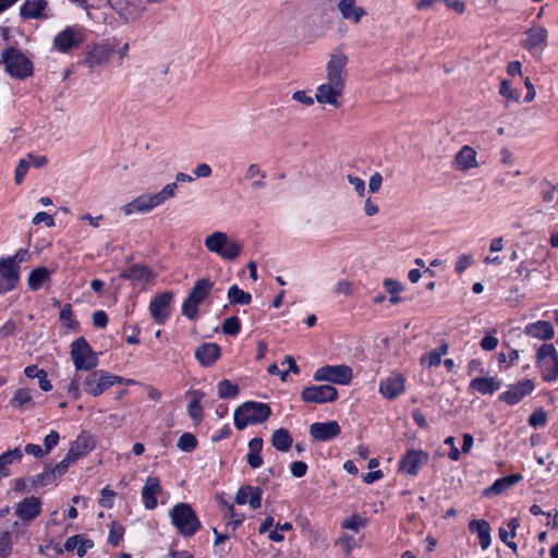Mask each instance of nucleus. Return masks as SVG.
I'll list each match as a JSON object with an SVG mask.
<instances>
[{
    "instance_id": "nucleus-1",
    "label": "nucleus",
    "mask_w": 558,
    "mask_h": 558,
    "mask_svg": "<svg viewBox=\"0 0 558 558\" xmlns=\"http://www.w3.org/2000/svg\"><path fill=\"white\" fill-rule=\"evenodd\" d=\"M177 190V183H168L160 192L156 194H142L137 196L132 202L125 204L121 210L125 216L132 215L134 213L150 211L154 208L162 205L168 199L173 198L175 196Z\"/></svg>"
},
{
    "instance_id": "nucleus-2",
    "label": "nucleus",
    "mask_w": 558,
    "mask_h": 558,
    "mask_svg": "<svg viewBox=\"0 0 558 558\" xmlns=\"http://www.w3.org/2000/svg\"><path fill=\"white\" fill-rule=\"evenodd\" d=\"M270 415L271 409L267 403L246 401L234 411V426L236 429L242 430L247 425H256L266 422Z\"/></svg>"
},
{
    "instance_id": "nucleus-3",
    "label": "nucleus",
    "mask_w": 558,
    "mask_h": 558,
    "mask_svg": "<svg viewBox=\"0 0 558 558\" xmlns=\"http://www.w3.org/2000/svg\"><path fill=\"white\" fill-rule=\"evenodd\" d=\"M170 519L178 533L184 537L193 536L202 526L196 512L185 502L172 507Z\"/></svg>"
},
{
    "instance_id": "nucleus-4",
    "label": "nucleus",
    "mask_w": 558,
    "mask_h": 558,
    "mask_svg": "<svg viewBox=\"0 0 558 558\" xmlns=\"http://www.w3.org/2000/svg\"><path fill=\"white\" fill-rule=\"evenodd\" d=\"M204 244L209 252L226 260L236 259L243 251L241 243L230 240L228 234L221 231H215L206 236Z\"/></svg>"
},
{
    "instance_id": "nucleus-5",
    "label": "nucleus",
    "mask_w": 558,
    "mask_h": 558,
    "mask_svg": "<svg viewBox=\"0 0 558 558\" xmlns=\"http://www.w3.org/2000/svg\"><path fill=\"white\" fill-rule=\"evenodd\" d=\"M0 64H4L7 72L15 78L23 80L33 74L31 60L14 47H8L2 51Z\"/></svg>"
},
{
    "instance_id": "nucleus-6",
    "label": "nucleus",
    "mask_w": 558,
    "mask_h": 558,
    "mask_svg": "<svg viewBox=\"0 0 558 558\" xmlns=\"http://www.w3.org/2000/svg\"><path fill=\"white\" fill-rule=\"evenodd\" d=\"M214 283L208 278H203L194 283L187 298L182 304V314L193 320L197 317L198 306L209 295Z\"/></svg>"
},
{
    "instance_id": "nucleus-7",
    "label": "nucleus",
    "mask_w": 558,
    "mask_h": 558,
    "mask_svg": "<svg viewBox=\"0 0 558 558\" xmlns=\"http://www.w3.org/2000/svg\"><path fill=\"white\" fill-rule=\"evenodd\" d=\"M71 359L76 371H92L98 364L96 353L84 337H80L71 344Z\"/></svg>"
},
{
    "instance_id": "nucleus-8",
    "label": "nucleus",
    "mask_w": 558,
    "mask_h": 558,
    "mask_svg": "<svg viewBox=\"0 0 558 558\" xmlns=\"http://www.w3.org/2000/svg\"><path fill=\"white\" fill-rule=\"evenodd\" d=\"M536 365L545 381L558 378V352L550 343L542 344L536 353Z\"/></svg>"
},
{
    "instance_id": "nucleus-9",
    "label": "nucleus",
    "mask_w": 558,
    "mask_h": 558,
    "mask_svg": "<svg viewBox=\"0 0 558 558\" xmlns=\"http://www.w3.org/2000/svg\"><path fill=\"white\" fill-rule=\"evenodd\" d=\"M123 381V377L109 374L105 371H95L85 377L83 381V388L86 393L97 397L104 393L114 384H120Z\"/></svg>"
},
{
    "instance_id": "nucleus-10",
    "label": "nucleus",
    "mask_w": 558,
    "mask_h": 558,
    "mask_svg": "<svg viewBox=\"0 0 558 558\" xmlns=\"http://www.w3.org/2000/svg\"><path fill=\"white\" fill-rule=\"evenodd\" d=\"M316 381H328L338 385H348L352 380L351 367L341 365H326L314 373Z\"/></svg>"
},
{
    "instance_id": "nucleus-11",
    "label": "nucleus",
    "mask_w": 558,
    "mask_h": 558,
    "mask_svg": "<svg viewBox=\"0 0 558 558\" xmlns=\"http://www.w3.org/2000/svg\"><path fill=\"white\" fill-rule=\"evenodd\" d=\"M173 302V293L165 291L154 296L149 303V312L155 323L163 325L171 313V304Z\"/></svg>"
},
{
    "instance_id": "nucleus-12",
    "label": "nucleus",
    "mask_w": 558,
    "mask_h": 558,
    "mask_svg": "<svg viewBox=\"0 0 558 558\" xmlns=\"http://www.w3.org/2000/svg\"><path fill=\"white\" fill-rule=\"evenodd\" d=\"M337 398L338 390L331 385L310 386L301 393V399L307 403L333 402Z\"/></svg>"
},
{
    "instance_id": "nucleus-13",
    "label": "nucleus",
    "mask_w": 558,
    "mask_h": 558,
    "mask_svg": "<svg viewBox=\"0 0 558 558\" xmlns=\"http://www.w3.org/2000/svg\"><path fill=\"white\" fill-rule=\"evenodd\" d=\"M41 500L31 496L15 505V515L23 525H29L41 513Z\"/></svg>"
},
{
    "instance_id": "nucleus-14",
    "label": "nucleus",
    "mask_w": 558,
    "mask_h": 558,
    "mask_svg": "<svg viewBox=\"0 0 558 558\" xmlns=\"http://www.w3.org/2000/svg\"><path fill=\"white\" fill-rule=\"evenodd\" d=\"M113 53V47L110 45H95L92 49L85 52V57L82 60V64L87 66L90 71L96 68L107 65Z\"/></svg>"
},
{
    "instance_id": "nucleus-15",
    "label": "nucleus",
    "mask_w": 558,
    "mask_h": 558,
    "mask_svg": "<svg viewBox=\"0 0 558 558\" xmlns=\"http://www.w3.org/2000/svg\"><path fill=\"white\" fill-rule=\"evenodd\" d=\"M20 280V267L4 257L0 258V294L9 292L17 286Z\"/></svg>"
},
{
    "instance_id": "nucleus-16",
    "label": "nucleus",
    "mask_w": 558,
    "mask_h": 558,
    "mask_svg": "<svg viewBox=\"0 0 558 558\" xmlns=\"http://www.w3.org/2000/svg\"><path fill=\"white\" fill-rule=\"evenodd\" d=\"M109 5L125 21L135 20L145 9V0H107Z\"/></svg>"
},
{
    "instance_id": "nucleus-17",
    "label": "nucleus",
    "mask_w": 558,
    "mask_h": 558,
    "mask_svg": "<svg viewBox=\"0 0 558 558\" xmlns=\"http://www.w3.org/2000/svg\"><path fill=\"white\" fill-rule=\"evenodd\" d=\"M534 388V383L531 379H523L514 385H510L508 390L499 396V399L509 405H514L525 396L532 393Z\"/></svg>"
},
{
    "instance_id": "nucleus-18",
    "label": "nucleus",
    "mask_w": 558,
    "mask_h": 558,
    "mask_svg": "<svg viewBox=\"0 0 558 558\" xmlns=\"http://www.w3.org/2000/svg\"><path fill=\"white\" fill-rule=\"evenodd\" d=\"M428 458V453L423 450L410 449L400 460L399 469L407 474L416 475L420 465L427 463Z\"/></svg>"
},
{
    "instance_id": "nucleus-19",
    "label": "nucleus",
    "mask_w": 558,
    "mask_h": 558,
    "mask_svg": "<svg viewBox=\"0 0 558 558\" xmlns=\"http://www.w3.org/2000/svg\"><path fill=\"white\" fill-rule=\"evenodd\" d=\"M343 88V86L330 82L322 84L317 87L315 99L319 104H328L335 108H339V98L342 96Z\"/></svg>"
},
{
    "instance_id": "nucleus-20",
    "label": "nucleus",
    "mask_w": 558,
    "mask_h": 558,
    "mask_svg": "<svg viewBox=\"0 0 558 558\" xmlns=\"http://www.w3.org/2000/svg\"><path fill=\"white\" fill-rule=\"evenodd\" d=\"M120 278L129 280L133 283H146L153 281L156 278V274L147 265L133 264L130 267L122 270V272L120 274Z\"/></svg>"
},
{
    "instance_id": "nucleus-21",
    "label": "nucleus",
    "mask_w": 558,
    "mask_h": 558,
    "mask_svg": "<svg viewBox=\"0 0 558 558\" xmlns=\"http://www.w3.org/2000/svg\"><path fill=\"white\" fill-rule=\"evenodd\" d=\"M348 58L343 53H335L330 56L327 64V78L328 82L344 87V80L342 72L347 65Z\"/></svg>"
},
{
    "instance_id": "nucleus-22",
    "label": "nucleus",
    "mask_w": 558,
    "mask_h": 558,
    "mask_svg": "<svg viewBox=\"0 0 558 558\" xmlns=\"http://www.w3.org/2000/svg\"><path fill=\"white\" fill-rule=\"evenodd\" d=\"M526 38L522 40V47L533 52L543 50L546 45L547 31L541 25H534L525 32Z\"/></svg>"
},
{
    "instance_id": "nucleus-23",
    "label": "nucleus",
    "mask_w": 558,
    "mask_h": 558,
    "mask_svg": "<svg viewBox=\"0 0 558 558\" xmlns=\"http://www.w3.org/2000/svg\"><path fill=\"white\" fill-rule=\"evenodd\" d=\"M340 425L336 421H329V422H317L313 423L310 426V434L311 436L319 441H327L335 437H337L340 434Z\"/></svg>"
},
{
    "instance_id": "nucleus-24",
    "label": "nucleus",
    "mask_w": 558,
    "mask_h": 558,
    "mask_svg": "<svg viewBox=\"0 0 558 558\" xmlns=\"http://www.w3.org/2000/svg\"><path fill=\"white\" fill-rule=\"evenodd\" d=\"M83 41V36L78 29L66 27L54 38V46L61 52H68L73 47L78 46Z\"/></svg>"
},
{
    "instance_id": "nucleus-25",
    "label": "nucleus",
    "mask_w": 558,
    "mask_h": 558,
    "mask_svg": "<svg viewBox=\"0 0 558 558\" xmlns=\"http://www.w3.org/2000/svg\"><path fill=\"white\" fill-rule=\"evenodd\" d=\"M263 490L258 486H241L235 496L238 505L248 504L251 508L258 509L262 505Z\"/></svg>"
},
{
    "instance_id": "nucleus-26",
    "label": "nucleus",
    "mask_w": 558,
    "mask_h": 558,
    "mask_svg": "<svg viewBox=\"0 0 558 558\" xmlns=\"http://www.w3.org/2000/svg\"><path fill=\"white\" fill-rule=\"evenodd\" d=\"M162 490L158 477L149 476L142 488V498L145 508L153 510L157 507V495Z\"/></svg>"
},
{
    "instance_id": "nucleus-27",
    "label": "nucleus",
    "mask_w": 558,
    "mask_h": 558,
    "mask_svg": "<svg viewBox=\"0 0 558 558\" xmlns=\"http://www.w3.org/2000/svg\"><path fill=\"white\" fill-rule=\"evenodd\" d=\"M404 378L400 374H393L381 380L379 391L388 399H395L404 391Z\"/></svg>"
},
{
    "instance_id": "nucleus-28",
    "label": "nucleus",
    "mask_w": 558,
    "mask_h": 558,
    "mask_svg": "<svg viewBox=\"0 0 558 558\" xmlns=\"http://www.w3.org/2000/svg\"><path fill=\"white\" fill-rule=\"evenodd\" d=\"M220 356V347L217 343H203L195 350V359L202 366H211Z\"/></svg>"
},
{
    "instance_id": "nucleus-29",
    "label": "nucleus",
    "mask_w": 558,
    "mask_h": 558,
    "mask_svg": "<svg viewBox=\"0 0 558 558\" xmlns=\"http://www.w3.org/2000/svg\"><path fill=\"white\" fill-rule=\"evenodd\" d=\"M47 0H25L20 9V15L23 19H43L48 17L46 9Z\"/></svg>"
},
{
    "instance_id": "nucleus-30",
    "label": "nucleus",
    "mask_w": 558,
    "mask_h": 558,
    "mask_svg": "<svg viewBox=\"0 0 558 558\" xmlns=\"http://www.w3.org/2000/svg\"><path fill=\"white\" fill-rule=\"evenodd\" d=\"M522 480L520 474H511L501 478H498L494 484L484 489L483 495L489 497L492 495H500Z\"/></svg>"
},
{
    "instance_id": "nucleus-31",
    "label": "nucleus",
    "mask_w": 558,
    "mask_h": 558,
    "mask_svg": "<svg viewBox=\"0 0 558 558\" xmlns=\"http://www.w3.org/2000/svg\"><path fill=\"white\" fill-rule=\"evenodd\" d=\"M469 530L472 533H476L480 539V545L483 550H486L490 543V525L486 520H472L469 523Z\"/></svg>"
},
{
    "instance_id": "nucleus-32",
    "label": "nucleus",
    "mask_w": 558,
    "mask_h": 558,
    "mask_svg": "<svg viewBox=\"0 0 558 558\" xmlns=\"http://www.w3.org/2000/svg\"><path fill=\"white\" fill-rule=\"evenodd\" d=\"M94 448V440L90 436L81 434L71 444L68 453L76 461L86 456Z\"/></svg>"
},
{
    "instance_id": "nucleus-33",
    "label": "nucleus",
    "mask_w": 558,
    "mask_h": 558,
    "mask_svg": "<svg viewBox=\"0 0 558 558\" xmlns=\"http://www.w3.org/2000/svg\"><path fill=\"white\" fill-rule=\"evenodd\" d=\"M524 332L533 338L549 340L554 337V327L549 322L538 320L525 326Z\"/></svg>"
},
{
    "instance_id": "nucleus-34",
    "label": "nucleus",
    "mask_w": 558,
    "mask_h": 558,
    "mask_svg": "<svg viewBox=\"0 0 558 558\" xmlns=\"http://www.w3.org/2000/svg\"><path fill=\"white\" fill-rule=\"evenodd\" d=\"M454 163L457 169L462 171H466L476 167V151L468 145L463 146L456 155Z\"/></svg>"
},
{
    "instance_id": "nucleus-35",
    "label": "nucleus",
    "mask_w": 558,
    "mask_h": 558,
    "mask_svg": "<svg viewBox=\"0 0 558 558\" xmlns=\"http://www.w3.org/2000/svg\"><path fill=\"white\" fill-rule=\"evenodd\" d=\"M354 3L355 0H340L338 9L343 19L359 23L366 15V11L361 7H355Z\"/></svg>"
},
{
    "instance_id": "nucleus-36",
    "label": "nucleus",
    "mask_w": 558,
    "mask_h": 558,
    "mask_svg": "<svg viewBox=\"0 0 558 558\" xmlns=\"http://www.w3.org/2000/svg\"><path fill=\"white\" fill-rule=\"evenodd\" d=\"M51 271L46 267H38L31 271L28 276V288L32 291H37L44 283L50 282Z\"/></svg>"
},
{
    "instance_id": "nucleus-37",
    "label": "nucleus",
    "mask_w": 558,
    "mask_h": 558,
    "mask_svg": "<svg viewBox=\"0 0 558 558\" xmlns=\"http://www.w3.org/2000/svg\"><path fill=\"white\" fill-rule=\"evenodd\" d=\"M500 381L494 377H476L474 378L470 387L483 395L493 393L500 388Z\"/></svg>"
},
{
    "instance_id": "nucleus-38",
    "label": "nucleus",
    "mask_w": 558,
    "mask_h": 558,
    "mask_svg": "<svg viewBox=\"0 0 558 558\" xmlns=\"http://www.w3.org/2000/svg\"><path fill=\"white\" fill-rule=\"evenodd\" d=\"M94 546V543L90 539H85L82 537V535H73L69 537L64 544V550L72 551L76 549V554L78 557H83L87 548H92Z\"/></svg>"
},
{
    "instance_id": "nucleus-39",
    "label": "nucleus",
    "mask_w": 558,
    "mask_h": 558,
    "mask_svg": "<svg viewBox=\"0 0 558 558\" xmlns=\"http://www.w3.org/2000/svg\"><path fill=\"white\" fill-rule=\"evenodd\" d=\"M293 444V438L290 435L289 430L281 427L276 429L271 436V445L278 450L286 452L288 451Z\"/></svg>"
},
{
    "instance_id": "nucleus-40",
    "label": "nucleus",
    "mask_w": 558,
    "mask_h": 558,
    "mask_svg": "<svg viewBox=\"0 0 558 558\" xmlns=\"http://www.w3.org/2000/svg\"><path fill=\"white\" fill-rule=\"evenodd\" d=\"M11 405L19 409V410H25L29 409L34 405L33 398L31 395V390L27 388H20L17 389L11 401Z\"/></svg>"
},
{
    "instance_id": "nucleus-41",
    "label": "nucleus",
    "mask_w": 558,
    "mask_h": 558,
    "mask_svg": "<svg viewBox=\"0 0 558 558\" xmlns=\"http://www.w3.org/2000/svg\"><path fill=\"white\" fill-rule=\"evenodd\" d=\"M23 458V452L20 448H14L12 450H8L0 454V471L3 476H9V470L7 466L14 461H21Z\"/></svg>"
},
{
    "instance_id": "nucleus-42",
    "label": "nucleus",
    "mask_w": 558,
    "mask_h": 558,
    "mask_svg": "<svg viewBox=\"0 0 558 558\" xmlns=\"http://www.w3.org/2000/svg\"><path fill=\"white\" fill-rule=\"evenodd\" d=\"M230 304L246 305L252 301V295L243 291L236 284L231 286L227 292Z\"/></svg>"
},
{
    "instance_id": "nucleus-43",
    "label": "nucleus",
    "mask_w": 558,
    "mask_h": 558,
    "mask_svg": "<svg viewBox=\"0 0 558 558\" xmlns=\"http://www.w3.org/2000/svg\"><path fill=\"white\" fill-rule=\"evenodd\" d=\"M384 287L390 295L389 302L391 304H398L402 301V298L399 295V293L403 291V286L399 281L387 278L384 280Z\"/></svg>"
},
{
    "instance_id": "nucleus-44",
    "label": "nucleus",
    "mask_w": 558,
    "mask_h": 558,
    "mask_svg": "<svg viewBox=\"0 0 558 558\" xmlns=\"http://www.w3.org/2000/svg\"><path fill=\"white\" fill-rule=\"evenodd\" d=\"M193 396L194 398L190 401L187 411L191 418L194 422L199 423L203 417V407L201 404L203 395L201 392L194 391Z\"/></svg>"
},
{
    "instance_id": "nucleus-45",
    "label": "nucleus",
    "mask_w": 558,
    "mask_h": 558,
    "mask_svg": "<svg viewBox=\"0 0 558 558\" xmlns=\"http://www.w3.org/2000/svg\"><path fill=\"white\" fill-rule=\"evenodd\" d=\"M239 386L228 379H222L218 383V396L221 399H233L239 395Z\"/></svg>"
},
{
    "instance_id": "nucleus-46",
    "label": "nucleus",
    "mask_w": 558,
    "mask_h": 558,
    "mask_svg": "<svg viewBox=\"0 0 558 558\" xmlns=\"http://www.w3.org/2000/svg\"><path fill=\"white\" fill-rule=\"evenodd\" d=\"M253 177H259V180L252 182V184H251L252 189L257 190V189L265 187L266 184L264 182V179H265L266 174L255 163L250 165L245 172L246 180H253Z\"/></svg>"
},
{
    "instance_id": "nucleus-47",
    "label": "nucleus",
    "mask_w": 558,
    "mask_h": 558,
    "mask_svg": "<svg viewBox=\"0 0 558 558\" xmlns=\"http://www.w3.org/2000/svg\"><path fill=\"white\" fill-rule=\"evenodd\" d=\"M57 477L58 475L54 472L53 468L47 465L46 470L43 473L36 475L33 478L32 484L33 486H46L52 483Z\"/></svg>"
},
{
    "instance_id": "nucleus-48",
    "label": "nucleus",
    "mask_w": 558,
    "mask_h": 558,
    "mask_svg": "<svg viewBox=\"0 0 558 558\" xmlns=\"http://www.w3.org/2000/svg\"><path fill=\"white\" fill-rule=\"evenodd\" d=\"M197 439L191 433H184L180 436L177 447L184 452H192L197 447Z\"/></svg>"
},
{
    "instance_id": "nucleus-49",
    "label": "nucleus",
    "mask_w": 558,
    "mask_h": 558,
    "mask_svg": "<svg viewBox=\"0 0 558 558\" xmlns=\"http://www.w3.org/2000/svg\"><path fill=\"white\" fill-rule=\"evenodd\" d=\"M73 312L71 304H65L60 312L61 323L70 329H77L80 324L72 318Z\"/></svg>"
},
{
    "instance_id": "nucleus-50",
    "label": "nucleus",
    "mask_w": 558,
    "mask_h": 558,
    "mask_svg": "<svg viewBox=\"0 0 558 558\" xmlns=\"http://www.w3.org/2000/svg\"><path fill=\"white\" fill-rule=\"evenodd\" d=\"M240 329L241 323L236 316L226 318L221 325L222 332L228 336H235Z\"/></svg>"
},
{
    "instance_id": "nucleus-51",
    "label": "nucleus",
    "mask_w": 558,
    "mask_h": 558,
    "mask_svg": "<svg viewBox=\"0 0 558 558\" xmlns=\"http://www.w3.org/2000/svg\"><path fill=\"white\" fill-rule=\"evenodd\" d=\"M12 550L11 532L4 531L0 535V558H7Z\"/></svg>"
},
{
    "instance_id": "nucleus-52",
    "label": "nucleus",
    "mask_w": 558,
    "mask_h": 558,
    "mask_svg": "<svg viewBox=\"0 0 558 558\" xmlns=\"http://www.w3.org/2000/svg\"><path fill=\"white\" fill-rule=\"evenodd\" d=\"M123 533L124 529L122 527V525H120L117 522H113L110 526L108 542L112 546H118L120 541L122 539Z\"/></svg>"
},
{
    "instance_id": "nucleus-53",
    "label": "nucleus",
    "mask_w": 558,
    "mask_h": 558,
    "mask_svg": "<svg viewBox=\"0 0 558 558\" xmlns=\"http://www.w3.org/2000/svg\"><path fill=\"white\" fill-rule=\"evenodd\" d=\"M547 422V414L543 409L535 410L529 417V424L533 427L544 426Z\"/></svg>"
},
{
    "instance_id": "nucleus-54",
    "label": "nucleus",
    "mask_w": 558,
    "mask_h": 558,
    "mask_svg": "<svg viewBox=\"0 0 558 558\" xmlns=\"http://www.w3.org/2000/svg\"><path fill=\"white\" fill-rule=\"evenodd\" d=\"M336 546L343 553L344 556H349L355 546V542L353 537L344 536L337 539Z\"/></svg>"
},
{
    "instance_id": "nucleus-55",
    "label": "nucleus",
    "mask_w": 558,
    "mask_h": 558,
    "mask_svg": "<svg viewBox=\"0 0 558 558\" xmlns=\"http://www.w3.org/2000/svg\"><path fill=\"white\" fill-rule=\"evenodd\" d=\"M365 525V520L362 519L360 515L357 514H353L351 518L344 520L342 523H341V526L343 529H348V530H353V531H357L360 527L364 526Z\"/></svg>"
},
{
    "instance_id": "nucleus-56",
    "label": "nucleus",
    "mask_w": 558,
    "mask_h": 558,
    "mask_svg": "<svg viewBox=\"0 0 558 558\" xmlns=\"http://www.w3.org/2000/svg\"><path fill=\"white\" fill-rule=\"evenodd\" d=\"M114 497L116 493L109 487H105L101 489V498L99 499V505L102 508L110 509L113 505Z\"/></svg>"
},
{
    "instance_id": "nucleus-57",
    "label": "nucleus",
    "mask_w": 558,
    "mask_h": 558,
    "mask_svg": "<svg viewBox=\"0 0 558 558\" xmlns=\"http://www.w3.org/2000/svg\"><path fill=\"white\" fill-rule=\"evenodd\" d=\"M29 169V162L25 159H21L15 168L14 181L16 184H21L25 174Z\"/></svg>"
},
{
    "instance_id": "nucleus-58",
    "label": "nucleus",
    "mask_w": 558,
    "mask_h": 558,
    "mask_svg": "<svg viewBox=\"0 0 558 558\" xmlns=\"http://www.w3.org/2000/svg\"><path fill=\"white\" fill-rule=\"evenodd\" d=\"M76 460L71 457L69 453L64 457L62 461L53 466L54 472L58 476H62L69 470L70 465L74 463Z\"/></svg>"
},
{
    "instance_id": "nucleus-59",
    "label": "nucleus",
    "mask_w": 558,
    "mask_h": 558,
    "mask_svg": "<svg viewBox=\"0 0 558 558\" xmlns=\"http://www.w3.org/2000/svg\"><path fill=\"white\" fill-rule=\"evenodd\" d=\"M420 362L422 365L427 364L429 367L438 366L441 363V356L433 350L429 354L422 355Z\"/></svg>"
},
{
    "instance_id": "nucleus-60",
    "label": "nucleus",
    "mask_w": 558,
    "mask_h": 558,
    "mask_svg": "<svg viewBox=\"0 0 558 558\" xmlns=\"http://www.w3.org/2000/svg\"><path fill=\"white\" fill-rule=\"evenodd\" d=\"M60 436L56 430H51L44 439L45 453H49L59 442Z\"/></svg>"
},
{
    "instance_id": "nucleus-61",
    "label": "nucleus",
    "mask_w": 558,
    "mask_h": 558,
    "mask_svg": "<svg viewBox=\"0 0 558 558\" xmlns=\"http://www.w3.org/2000/svg\"><path fill=\"white\" fill-rule=\"evenodd\" d=\"M348 182L353 185L355 192L359 196H363L365 193V182L359 177H354L352 174L347 175Z\"/></svg>"
},
{
    "instance_id": "nucleus-62",
    "label": "nucleus",
    "mask_w": 558,
    "mask_h": 558,
    "mask_svg": "<svg viewBox=\"0 0 558 558\" xmlns=\"http://www.w3.org/2000/svg\"><path fill=\"white\" fill-rule=\"evenodd\" d=\"M290 471L294 477H303L307 472V464L303 461H294L290 466Z\"/></svg>"
},
{
    "instance_id": "nucleus-63",
    "label": "nucleus",
    "mask_w": 558,
    "mask_h": 558,
    "mask_svg": "<svg viewBox=\"0 0 558 558\" xmlns=\"http://www.w3.org/2000/svg\"><path fill=\"white\" fill-rule=\"evenodd\" d=\"M32 222H33V225H39L40 222H44L47 227L54 226V220H53L52 216L45 211H40V213L36 214L33 217Z\"/></svg>"
},
{
    "instance_id": "nucleus-64",
    "label": "nucleus",
    "mask_w": 558,
    "mask_h": 558,
    "mask_svg": "<svg viewBox=\"0 0 558 558\" xmlns=\"http://www.w3.org/2000/svg\"><path fill=\"white\" fill-rule=\"evenodd\" d=\"M93 325L97 328H105L108 324V315L104 311H96L93 314Z\"/></svg>"
}]
</instances>
